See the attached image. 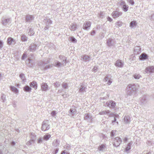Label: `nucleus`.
Segmentation results:
<instances>
[{"mask_svg": "<svg viewBox=\"0 0 154 154\" xmlns=\"http://www.w3.org/2000/svg\"><path fill=\"white\" fill-rule=\"evenodd\" d=\"M112 81H110V80H108L107 84L108 85H110L112 83Z\"/></svg>", "mask_w": 154, "mask_h": 154, "instance_id": "obj_63", "label": "nucleus"}, {"mask_svg": "<svg viewBox=\"0 0 154 154\" xmlns=\"http://www.w3.org/2000/svg\"><path fill=\"white\" fill-rule=\"evenodd\" d=\"M148 58V56L147 54L144 53H142L139 56V59L141 60H144L147 59Z\"/></svg>", "mask_w": 154, "mask_h": 154, "instance_id": "obj_21", "label": "nucleus"}, {"mask_svg": "<svg viewBox=\"0 0 154 154\" xmlns=\"http://www.w3.org/2000/svg\"><path fill=\"white\" fill-rule=\"evenodd\" d=\"M28 38L25 35L22 34L21 35V39L23 42H26Z\"/></svg>", "mask_w": 154, "mask_h": 154, "instance_id": "obj_32", "label": "nucleus"}, {"mask_svg": "<svg viewBox=\"0 0 154 154\" xmlns=\"http://www.w3.org/2000/svg\"><path fill=\"white\" fill-rule=\"evenodd\" d=\"M5 98H6V96H5V95H4V94H3L2 95V96H1V99L2 100V102H5V100H6V99H5Z\"/></svg>", "mask_w": 154, "mask_h": 154, "instance_id": "obj_47", "label": "nucleus"}, {"mask_svg": "<svg viewBox=\"0 0 154 154\" xmlns=\"http://www.w3.org/2000/svg\"><path fill=\"white\" fill-rule=\"evenodd\" d=\"M109 113L108 114V115L109 116V117H114V120H112V125H114V123H115L116 121V115L113 113L112 112H110V110H109Z\"/></svg>", "mask_w": 154, "mask_h": 154, "instance_id": "obj_18", "label": "nucleus"}, {"mask_svg": "<svg viewBox=\"0 0 154 154\" xmlns=\"http://www.w3.org/2000/svg\"><path fill=\"white\" fill-rule=\"evenodd\" d=\"M115 65L116 66L122 67L124 65V63L121 60H119L116 61Z\"/></svg>", "mask_w": 154, "mask_h": 154, "instance_id": "obj_19", "label": "nucleus"}, {"mask_svg": "<svg viewBox=\"0 0 154 154\" xmlns=\"http://www.w3.org/2000/svg\"><path fill=\"white\" fill-rule=\"evenodd\" d=\"M116 103L113 100H109L106 103V106L110 108H114L116 105Z\"/></svg>", "mask_w": 154, "mask_h": 154, "instance_id": "obj_7", "label": "nucleus"}, {"mask_svg": "<svg viewBox=\"0 0 154 154\" xmlns=\"http://www.w3.org/2000/svg\"><path fill=\"white\" fill-rule=\"evenodd\" d=\"M59 58L62 60H63V61H64V63H65V64L66 63V58L64 56L60 55L59 57Z\"/></svg>", "mask_w": 154, "mask_h": 154, "instance_id": "obj_35", "label": "nucleus"}, {"mask_svg": "<svg viewBox=\"0 0 154 154\" xmlns=\"http://www.w3.org/2000/svg\"><path fill=\"white\" fill-rule=\"evenodd\" d=\"M59 150V149L57 148L54 149V151L52 152L53 154H57Z\"/></svg>", "mask_w": 154, "mask_h": 154, "instance_id": "obj_49", "label": "nucleus"}, {"mask_svg": "<svg viewBox=\"0 0 154 154\" xmlns=\"http://www.w3.org/2000/svg\"><path fill=\"white\" fill-rule=\"evenodd\" d=\"M11 19L10 18H3L2 19V24L4 26H8L11 22Z\"/></svg>", "mask_w": 154, "mask_h": 154, "instance_id": "obj_3", "label": "nucleus"}, {"mask_svg": "<svg viewBox=\"0 0 154 154\" xmlns=\"http://www.w3.org/2000/svg\"><path fill=\"white\" fill-rule=\"evenodd\" d=\"M43 139H42L41 137L39 138L37 140V143H42L43 141Z\"/></svg>", "mask_w": 154, "mask_h": 154, "instance_id": "obj_50", "label": "nucleus"}, {"mask_svg": "<svg viewBox=\"0 0 154 154\" xmlns=\"http://www.w3.org/2000/svg\"><path fill=\"white\" fill-rule=\"evenodd\" d=\"M95 33V30H92L91 31V35H94Z\"/></svg>", "mask_w": 154, "mask_h": 154, "instance_id": "obj_57", "label": "nucleus"}, {"mask_svg": "<svg viewBox=\"0 0 154 154\" xmlns=\"http://www.w3.org/2000/svg\"><path fill=\"white\" fill-rule=\"evenodd\" d=\"M115 131H112L111 132V137H113V136H114L115 135Z\"/></svg>", "mask_w": 154, "mask_h": 154, "instance_id": "obj_54", "label": "nucleus"}, {"mask_svg": "<svg viewBox=\"0 0 154 154\" xmlns=\"http://www.w3.org/2000/svg\"><path fill=\"white\" fill-rule=\"evenodd\" d=\"M133 77L136 79H139L142 76L140 74L138 73H136L133 74Z\"/></svg>", "mask_w": 154, "mask_h": 154, "instance_id": "obj_31", "label": "nucleus"}, {"mask_svg": "<svg viewBox=\"0 0 154 154\" xmlns=\"http://www.w3.org/2000/svg\"><path fill=\"white\" fill-rule=\"evenodd\" d=\"M52 144L54 146L57 147L59 146V141L57 140H54L53 141Z\"/></svg>", "mask_w": 154, "mask_h": 154, "instance_id": "obj_34", "label": "nucleus"}, {"mask_svg": "<svg viewBox=\"0 0 154 154\" xmlns=\"http://www.w3.org/2000/svg\"><path fill=\"white\" fill-rule=\"evenodd\" d=\"M106 43L109 47L114 45L115 44V39L112 38H109L107 40Z\"/></svg>", "mask_w": 154, "mask_h": 154, "instance_id": "obj_9", "label": "nucleus"}, {"mask_svg": "<svg viewBox=\"0 0 154 154\" xmlns=\"http://www.w3.org/2000/svg\"><path fill=\"white\" fill-rule=\"evenodd\" d=\"M106 148V145L102 144L98 146V149L100 151L103 152L105 151Z\"/></svg>", "mask_w": 154, "mask_h": 154, "instance_id": "obj_26", "label": "nucleus"}, {"mask_svg": "<svg viewBox=\"0 0 154 154\" xmlns=\"http://www.w3.org/2000/svg\"><path fill=\"white\" fill-rule=\"evenodd\" d=\"M91 25V23L90 21H85L83 23L82 28L85 30H88L90 29Z\"/></svg>", "mask_w": 154, "mask_h": 154, "instance_id": "obj_8", "label": "nucleus"}, {"mask_svg": "<svg viewBox=\"0 0 154 154\" xmlns=\"http://www.w3.org/2000/svg\"><path fill=\"white\" fill-rule=\"evenodd\" d=\"M51 137L50 134H46L43 137V139L45 140H48Z\"/></svg>", "mask_w": 154, "mask_h": 154, "instance_id": "obj_36", "label": "nucleus"}, {"mask_svg": "<svg viewBox=\"0 0 154 154\" xmlns=\"http://www.w3.org/2000/svg\"><path fill=\"white\" fill-rule=\"evenodd\" d=\"M140 49L141 48L139 46L135 47L134 48V54L137 55L140 53L141 52Z\"/></svg>", "mask_w": 154, "mask_h": 154, "instance_id": "obj_22", "label": "nucleus"}, {"mask_svg": "<svg viewBox=\"0 0 154 154\" xmlns=\"http://www.w3.org/2000/svg\"><path fill=\"white\" fill-rule=\"evenodd\" d=\"M10 88L11 90L13 92L15 93H17L18 92L17 88L14 86H11L10 87Z\"/></svg>", "mask_w": 154, "mask_h": 154, "instance_id": "obj_37", "label": "nucleus"}, {"mask_svg": "<svg viewBox=\"0 0 154 154\" xmlns=\"http://www.w3.org/2000/svg\"><path fill=\"white\" fill-rule=\"evenodd\" d=\"M84 120H86L90 122L92 119V118L91 115L89 113H86L84 117Z\"/></svg>", "mask_w": 154, "mask_h": 154, "instance_id": "obj_16", "label": "nucleus"}, {"mask_svg": "<svg viewBox=\"0 0 154 154\" xmlns=\"http://www.w3.org/2000/svg\"><path fill=\"white\" fill-rule=\"evenodd\" d=\"M7 43L9 45H14L15 43V42L13 38L10 37L8 38Z\"/></svg>", "mask_w": 154, "mask_h": 154, "instance_id": "obj_20", "label": "nucleus"}, {"mask_svg": "<svg viewBox=\"0 0 154 154\" xmlns=\"http://www.w3.org/2000/svg\"><path fill=\"white\" fill-rule=\"evenodd\" d=\"M3 43L0 40V49L2 48L3 47Z\"/></svg>", "mask_w": 154, "mask_h": 154, "instance_id": "obj_56", "label": "nucleus"}, {"mask_svg": "<svg viewBox=\"0 0 154 154\" xmlns=\"http://www.w3.org/2000/svg\"><path fill=\"white\" fill-rule=\"evenodd\" d=\"M107 20L110 22H111L112 21V19L111 17H108L107 18Z\"/></svg>", "mask_w": 154, "mask_h": 154, "instance_id": "obj_61", "label": "nucleus"}, {"mask_svg": "<svg viewBox=\"0 0 154 154\" xmlns=\"http://www.w3.org/2000/svg\"><path fill=\"white\" fill-rule=\"evenodd\" d=\"M122 142V139L120 137H116L114 139L113 145L115 147H118L119 146Z\"/></svg>", "mask_w": 154, "mask_h": 154, "instance_id": "obj_6", "label": "nucleus"}, {"mask_svg": "<svg viewBox=\"0 0 154 154\" xmlns=\"http://www.w3.org/2000/svg\"><path fill=\"white\" fill-rule=\"evenodd\" d=\"M122 12L117 11H113L112 13V15L114 18H116L119 17L122 14Z\"/></svg>", "mask_w": 154, "mask_h": 154, "instance_id": "obj_11", "label": "nucleus"}, {"mask_svg": "<svg viewBox=\"0 0 154 154\" xmlns=\"http://www.w3.org/2000/svg\"><path fill=\"white\" fill-rule=\"evenodd\" d=\"M150 19L151 20L154 21V14L151 15Z\"/></svg>", "mask_w": 154, "mask_h": 154, "instance_id": "obj_55", "label": "nucleus"}, {"mask_svg": "<svg viewBox=\"0 0 154 154\" xmlns=\"http://www.w3.org/2000/svg\"><path fill=\"white\" fill-rule=\"evenodd\" d=\"M128 2L130 3L131 5H133L134 4V2L133 0H130Z\"/></svg>", "mask_w": 154, "mask_h": 154, "instance_id": "obj_53", "label": "nucleus"}, {"mask_svg": "<svg viewBox=\"0 0 154 154\" xmlns=\"http://www.w3.org/2000/svg\"><path fill=\"white\" fill-rule=\"evenodd\" d=\"M34 142V140H30L27 142L26 144L27 145H30L33 143Z\"/></svg>", "mask_w": 154, "mask_h": 154, "instance_id": "obj_46", "label": "nucleus"}, {"mask_svg": "<svg viewBox=\"0 0 154 154\" xmlns=\"http://www.w3.org/2000/svg\"><path fill=\"white\" fill-rule=\"evenodd\" d=\"M140 103L141 105H145L148 101L145 96H143L140 98Z\"/></svg>", "mask_w": 154, "mask_h": 154, "instance_id": "obj_17", "label": "nucleus"}, {"mask_svg": "<svg viewBox=\"0 0 154 154\" xmlns=\"http://www.w3.org/2000/svg\"><path fill=\"white\" fill-rule=\"evenodd\" d=\"M19 76L23 82H25V78L24 75L23 74L21 73L19 75Z\"/></svg>", "mask_w": 154, "mask_h": 154, "instance_id": "obj_43", "label": "nucleus"}, {"mask_svg": "<svg viewBox=\"0 0 154 154\" xmlns=\"http://www.w3.org/2000/svg\"><path fill=\"white\" fill-rule=\"evenodd\" d=\"M65 65L64 63H62L58 61H56L54 64V66L57 67H59L61 66H64Z\"/></svg>", "mask_w": 154, "mask_h": 154, "instance_id": "obj_23", "label": "nucleus"}, {"mask_svg": "<svg viewBox=\"0 0 154 154\" xmlns=\"http://www.w3.org/2000/svg\"><path fill=\"white\" fill-rule=\"evenodd\" d=\"M49 62L48 60H47L46 62L45 61H42L38 63V65L42 67V69L44 70H46L47 69L50 68L51 66V65H48L45 66V64H47Z\"/></svg>", "mask_w": 154, "mask_h": 154, "instance_id": "obj_5", "label": "nucleus"}, {"mask_svg": "<svg viewBox=\"0 0 154 154\" xmlns=\"http://www.w3.org/2000/svg\"><path fill=\"white\" fill-rule=\"evenodd\" d=\"M60 83L59 82H56L54 83V86L55 87L58 88L60 85Z\"/></svg>", "mask_w": 154, "mask_h": 154, "instance_id": "obj_45", "label": "nucleus"}, {"mask_svg": "<svg viewBox=\"0 0 154 154\" xmlns=\"http://www.w3.org/2000/svg\"><path fill=\"white\" fill-rule=\"evenodd\" d=\"M146 73L149 74L151 73L154 72V66H148L145 69Z\"/></svg>", "mask_w": 154, "mask_h": 154, "instance_id": "obj_10", "label": "nucleus"}, {"mask_svg": "<svg viewBox=\"0 0 154 154\" xmlns=\"http://www.w3.org/2000/svg\"><path fill=\"white\" fill-rule=\"evenodd\" d=\"M139 87V85L137 84L128 85L126 88V92L127 95L131 96L134 95Z\"/></svg>", "mask_w": 154, "mask_h": 154, "instance_id": "obj_1", "label": "nucleus"}, {"mask_svg": "<svg viewBox=\"0 0 154 154\" xmlns=\"http://www.w3.org/2000/svg\"><path fill=\"white\" fill-rule=\"evenodd\" d=\"M50 128L49 122L48 120L44 121L43 122L41 129L42 131H45L48 130Z\"/></svg>", "mask_w": 154, "mask_h": 154, "instance_id": "obj_2", "label": "nucleus"}, {"mask_svg": "<svg viewBox=\"0 0 154 154\" xmlns=\"http://www.w3.org/2000/svg\"><path fill=\"white\" fill-rule=\"evenodd\" d=\"M81 60L85 62H88L91 58L88 55H84L81 56Z\"/></svg>", "mask_w": 154, "mask_h": 154, "instance_id": "obj_13", "label": "nucleus"}, {"mask_svg": "<svg viewBox=\"0 0 154 154\" xmlns=\"http://www.w3.org/2000/svg\"><path fill=\"white\" fill-rule=\"evenodd\" d=\"M56 114V112L55 111H52L51 113V115L53 116H54Z\"/></svg>", "mask_w": 154, "mask_h": 154, "instance_id": "obj_58", "label": "nucleus"}, {"mask_svg": "<svg viewBox=\"0 0 154 154\" xmlns=\"http://www.w3.org/2000/svg\"><path fill=\"white\" fill-rule=\"evenodd\" d=\"M104 80L105 81H107L108 80H109V78H108V76H106L105 77Z\"/></svg>", "mask_w": 154, "mask_h": 154, "instance_id": "obj_62", "label": "nucleus"}, {"mask_svg": "<svg viewBox=\"0 0 154 154\" xmlns=\"http://www.w3.org/2000/svg\"><path fill=\"white\" fill-rule=\"evenodd\" d=\"M122 23L121 21H118L117 22L116 26H120L122 25Z\"/></svg>", "mask_w": 154, "mask_h": 154, "instance_id": "obj_48", "label": "nucleus"}, {"mask_svg": "<svg viewBox=\"0 0 154 154\" xmlns=\"http://www.w3.org/2000/svg\"><path fill=\"white\" fill-rule=\"evenodd\" d=\"M69 39L71 41V42H72L75 43H76L77 42V40L73 37H70Z\"/></svg>", "mask_w": 154, "mask_h": 154, "instance_id": "obj_41", "label": "nucleus"}, {"mask_svg": "<svg viewBox=\"0 0 154 154\" xmlns=\"http://www.w3.org/2000/svg\"><path fill=\"white\" fill-rule=\"evenodd\" d=\"M137 22L136 21H132L130 23V26L131 27H133L137 25Z\"/></svg>", "mask_w": 154, "mask_h": 154, "instance_id": "obj_39", "label": "nucleus"}, {"mask_svg": "<svg viewBox=\"0 0 154 154\" xmlns=\"http://www.w3.org/2000/svg\"><path fill=\"white\" fill-rule=\"evenodd\" d=\"M30 85L31 87H32L35 89H36L37 88V84L36 82L33 81L32 82L30 83Z\"/></svg>", "mask_w": 154, "mask_h": 154, "instance_id": "obj_27", "label": "nucleus"}, {"mask_svg": "<svg viewBox=\"0 0 154 154\" xmlns=\"http://www.w3.org/2000/svg\"><path fill=\"white\" fill-rule=\"evenodd\" d=\"M76 108L75 106H72L69 111V115L72 117L74 118L76 114L77 111Z\"/></svg>", "mask_w": 154, "mask_h": 154, "instance_id": "obj_4", "label": "nucleus"}, {"mask_svg": "<svg viewBox=\"0 0 154 154\" xmlns=\"http://www.w3.org/2000/svg\"><path fill=\"white\" fill-rule=\"evenodd\" d=\"M24 90L26 92L30 91L31 90V88L28 85H26L23 87Z\"/></svg>", "mask_w": 154, "mask_h": 154, "instance_id": "obj_33", "label": "nucleus"}, {"mask_svg": "<svg viewBox=\"0 0 154 154\" xmlns=\"http://www.w3.org/2000/svg\"><path fill=\"white\" fill-rule=\"evenodd\" d=\"M69 28L71 31H75L77 29V25L75 23H72L69 26Z\"/></svg>", "mask_w": 154, "mask_h": 154, "instance_id": "obj_24", "label": "nucleus"}, {"mask_svg": "<svg viewBox=\"0 0 154 154\" xmlns=\"http://www.w3.org/2000/svg\"><path fill=\"white\" fill-rule=\"evenodd\" d=\"M28 34L30 36L33 35L34 34V32L33 29L32 28H30L28 32Z\"/></svg>", "mask_w": 154, "mask_h": 154, "instance_id": "obj_40", "label": "nucleus"}, {"mask_svg": "<svg viewBox=\"0 0 154 154\" xmlns=\"http://www.w3.org/2000/svg\"><path fill=\"white\" fill-rule=\"evenodd\" d=\"M48 86L47 83H43L41 85V89L43 91H46L48 90Z\"/></svg>", "mask_w": 154, "mask_h": 154, "instance_id": "obj_15", "label": "nucleus"}, {"mask_svg": "<svg viewBox=\"0 0 154 154\" xmlns=\"http://www.w3.org/2000/svg\"><path fill=\"white\" fill-rule=\"evenodd\" d=\"M86 88V87H84V86L82 85L81 86L80 89L79 90V92H83L85 91V89Z\"/></svg>", "mask_w": 154, "mask_h": 154, "instance_id": "obj_42", "label": "nucleus"}, {"mask_svg": "<svg viewBox=\"0 0 154 154\" xmlns=\"http://www.w3.org/2000/svg\"><path fill=\"white\" fill-rule=\"evenodd\" d=\"M98 16L99 17L103 18L104 16L103 13V12H100V13L99 14Z\"/></svg>", "mask_w": 154, "mask_h": 154, "instance_id": "obj_51", "label": "nucleus"}, {"mask_svg": "<svg viewBox=\"0 0 154 154\" xmlns=\"http://www.w3.org/2000/svg\"><path fill=\"white\" fill-rule=\"evenodd\" d=\"M128 139L127 137H125L123 139V141L124 142H126L128 141Z\"/></svg>", "mask_w": 154, "mask_h": 154, "instance_id": "obj_60", "label": "nucleus"}, {"mask_svg": "<svg viewBox=\"0 0 154 154\" xmlns=\"http://www.w3.org/2000/svg\"><path fill=\"white\" fill-rule=\"evenodd\" d=\"M35 17L33 15H27L26 17V22H31L33 20Z\"/></svg>", "mask_w": 154, "mask_h": 154, "instance_id": "obj_14", "label": "nucleus"}, {"mask_svg": "<svg viewBox=\"0 0 154 154\" xmlns=\"http://www.w3.org/2000/svg\"><path fill=\"white\" fill-rule=\"evenodd\" d=\"M109 110H105L99 112V114L100 115H107L109 113Z\"/></svg>", "mask_w": 154, "mask_h": 154, "instance_id": "obj_30", "label": "nucleus"}, {"mask_svg": "<svg viewBox=\"0 0 154 154\" xmlns=\"http://www.w3.org/2000/svg\"><path fill=\"white\" fill-rule=\"evenodd\" d=\"M125 2V1H122L120 2V5L121 7L122 6L126 5Z\"/></svg>", "mask_w": 154, "mask_h": 154, "instance_id": "obj_52", "label": "nucleus"}, {"mask_svg": "<svg viewBox=\"0 0 154 154\" xmlns=\"http://www.w3.org/2000/svg\"><path fill=\"white\" fill-rule=\"evenodd\" d=\"M37 47V45L36 44L32 43L29 46L28 50L30 51L33 52L36 50Z\"/></svg>", "mask_w": 154, "mask_h": 154, "instance_id": "obj_12", "label": "nucleus"}, {"mask_svg": "<svg viewBox=\"0 0 154 154\" xmlns=\"http://www.w3.org/2000/svg\"><path fill=\"white\" fill-rule=\"evenodd\" d=\"M49 27H50L49 26H45V27L44 29L45 30H46L48 29H49Z\"/></svg>", "mask_w": 154, "mask_h": 154, "instance_id": "obj_59", "label": "nucleus"}, {"mask_svg": "<svg viewBox=\"0 0 154 154\" xmlns=\"http://www.w3.org/2000/svg\"><path fill=\"white\" fill-rule=\"evenodd\" d=\"M121 8L124 12H126L128 11L129 6L128 5L126 4L122 6Z\"/></svg>", "mask_w": 154, "mask_h": 154, "instance_id": "obj_29", "label": "nucleus"}, {"mask_svg": "<svg viewBox=\"0 0 154 154\" xmlns=\"http://www.w3.org/2000/svg\"><path fill=\"white\" fill-rule=\"evenodd\" d=\"M62 87L63 88L66 89L68 87V84L66 83L63 82L62 84Z\"/></svg>", "mask_w": 154, "mask_h": 154, "instance_id": "obj_44", "label": "nucleus"}, {"mask_svg": "<svg viewBox=\"0 0 154 154\" xmlns=\"http://www.w3.org/2000/svg\"><path fill=\"white\" fill-rule=\"evenodd\" d=\"M124 122L126 124L129 123L131 122L130 117L129 116H125L124 118Z\"/></svg>", "mask_w": 154, "mask_h": 154, "instance_id": "obj_25", "label": "nucleus"}, {"mask_svg": "<svg viewBox=\"0 0 154 154\" xmlns=\"http://www.w3.org/2000/svg\"><path fill=\"white\" fill-rule=\"evenodd\" d=\"M43 22L45 23L46 26H49L52 23V21L49 19L46 20L44 19Z\"/></svg>", "mask_w": 154, "mask_h": 154, "instance_id": "obj_28", "label": "nucleus"}, {"mask_svg": "<svg viewBox=\"0 0 154 154\" xmlns=\"http://www.w3.org/2000/svg\"><path fill=\"white\" fill-rule=\"evenodd\" d=\"M132 144V143L131 142L129 143L125 149V150L126 152L128 151L131 149V146Z\"/></svg>", "mask_w": 154, "mask_h": 154, "instance_id": "obj_38", "label": "nucleus"}, {"mask_svg": "<svg viewBox=\"0 0 154 154\" xmlns=\"http://www.w3.org/2000/svg\"><path fill=\"white\" fill-rule=\"evenodd\" d=\"M26 55L25 54H23L22 56V60H23L24 57H25V56Z\"/></svg>", "mask_w": 154, "mask_h": 154, "instance_id": "obj_64", "label": "nucleus"}]
</instances>
